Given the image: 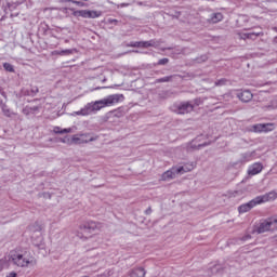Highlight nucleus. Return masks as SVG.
Returning a JSON list of instances; mask_svg holds the SVG:
<instances>
[{"instance_id": "5", "label": "nucleus", "mask_w": 277, "mask_h": 277, "mask_svg": "<svg viewBox=\"0 0 277 277\" xmlns=\"http://www.w3.org/2000/svg\"><path fill=\"white\" fill-rule=\"evenodd\" d=\"M172 111L179 115H185L194 111V105H192L189 102L174 104L171 107Z\"/></svg>"}, {"instance_id": "15", "label": "nucleus", "mask_w": 277, "mask_h": 277, "mask_svg": "<svg viewBox=\"0 0 277 277\" xmlns=\"http://www.w3.org/2000/svg\"><path fill=\"white\" fill-rule=\"evenodd\" d=\"M130 277H144L146 276V271L142 267H136L130 271Z\"/></svg>"}, {"instance_id": "34", "label": "nucleus", "mask_w": 277, "mask_h": 277, "mask_svg": "<svg viewBox=\"0 0 277 277\" xmlns=\"http://www.w3.org/2000/svg\"><path fill=\"white\" fill-rule=\"evenodd\" d=\"M272 107H273L274 109L277 108V97H275V98L273 100V102H272Z\"/></svg>"}, {"instance_id": "32", "label": "nucleus", "mask_w": 277, "mask_h": 277, "mask_svg": "<svg viewBox=\"0 0 277 277\" xmlns=\"http://www.w3.org/2000/svg\"><path fill=\"white\" fill-rule=\"evenodd\" d=\"M274 228H277V216L271 217Z\"/></svg>"}, {"instance_id": "4", "label": "nucleus", "mask_w": 277, "mask_h": 277, "mask_svg": "<svg viewBox=\"0 0 277 277\" xmlns=\"http://www.w3.org/2000/svg\"><path fill=\"white\" fill-rule=\"evenodd\" d=\"M10 259L16 267H34L37 263L36 258L29 251L15 252Z\"/></svg>"}, {"instance_id": "37", "label": "nucleus", "mask_w": 277, "mask_h": 277, "mask_svg": "<svg viewBox=\"0 0 277 277\" xmlns=\"http://www.w3.org/2000/svg\"><path fill=\"white\" fill-rule=\"evenodd\" d=\"M151 213H153V209L148 208L147 210H145L146 215H150Z\"/></svg>"}, {"instance_id": "13", "label": "nucleus", "mask_w": 277, "mask_h": 277, "mask_svg": "<svg viewBox=\"0 0 277 277\" xmlns=\"http://www.w3.org/2000/svg\"><path fill=\"white\" fill-rule=\"evenodd\" d=\"M237 96L242 103H250V101H252L253 97L252 92H250L249 90L238 93Z\"/></svg>"}, {"instance_id": "24", "label": "nucleus", "mask_w": 277, "mask_h": 277, "mask_svg": "<svg viewBox=\"0 0 277 277\" xmlns=\"http://www.w3.org/2000/svg\"><path fill=\"white\" fill-rule=\"evenodd\" d=\"M2 111H3L4 116H6L8 118L12 117V110H10V108H8V106L3 105Z\"/></svg>"}, {"instance_id": "1", "label": "nucleus", "mask_w": 277, "mask_h": 277, "mask_svg": "<svg viewBox=\"0 0 277 277\" xmlns=\"http://www.w3.org/2000/svg\"><path fill=\"white\" fill-rule=\"evenodd\" d=\"M122 101H124V95L111 94L102 100L85 104L80 110L71 113V116H92V114L101 111L104 107H113V105H118Z\"/></svg>"}, {"instance_id": "21", "label": "nucleus", "mask_w": 277, "mask_h": 277, "mask_svg": "<svg viewBox=\"0 0 277 277\" xmlns=\"http://www.w3.org/2000/svg\"><path fill=\"white\" fill-rule=\"evenodd\" d=\"M226 83H228V80H227L226 78H223V79L216 80V81L214 82V85H215L216 88H220V87H222V85H226Z\"/></svg>"}, {"instance_id": "25", "label": "nucleus", "mask_w": 277, "mask_h": 277, "mask_svg": "<svg viewBox=\"0 0 277 277\" xmlns=\"http://www.w3.org/2000/svg\"><path fill=\"white\" fill-rule=\"evenodd\" d=\"M264 133H268L269 131H274V123H265L264 124Z\"/></svg>"}, {"instance_id": "10", "label": "nucleus", "mask_w": 277, "mask_h": 277, "mask_svg": "<svg viewBox=\"0 0 277 277\" xmlns=\"http://www.w3.org/2000/svg\"><path fill=\"white\" fill-rule=\"evenodd\" d=\"M263 172V163L254 162L248 167L247 174L249 176H256V174H261Z\"/></svg>"}, {"instance_id": "29", "label": "nucleus", "mask_w": 277, "mask_h": 277, "mask_svg": "<svg viewBox=\"0 0 277 277\" xmlns=\"http://www.w3.org/2000/svg\"><path fill=\"white\" fill-rule=\"evenodd\" d=\"M58 12H61V14H64V16H68V12H70V9H68V8H61L60 10H58Z\"/></svg>"}, {"instance_id": "2", "label": "nucleus", "mask_w": 277, "mask_h": 277, "mask_svg": "<svg viewBox=\"0 0 277 277\" xmlns=\"http://www.w3.org/2000/svg\"><path fill=\"white\" fill-rule=\"evenodd\" d=\"M101 225L96 222L89 221L79 225L78 230L76 232V237L81 241H87L89 245V250H96L98 248V237L96 234L90 235V233H94V230H98Z\"/></svg>"}, {"instance_id": "40", "label": "nucleus", "mask_w": 277, "mask_h": 277, "mask_svg": "<svg viewBox=\"0 0 277 277\" xmlns=\"http://www.w3.org/2000/svg\"><path fill=\"white\" fill-rule=\"evenodd\" d=\"M127 5H129V4H121V8H124V6H127Z\"/></svg>"}, {"instance_id": "23", "label": "nucleus", "mask_w": 277, "mask_h": 277, "mask_svg": "<svg viewBox=\"0 0 277 277\" xmlns=\"http://www.w3.org/2000/svg\"><path fill=\"white\" fill-rule=\"evenodd\" d=\"M259 37V36H263V32H249V34H245L242 38H254Z\"/></svg>"}, {"instance_id": "28", "label": "nucleus", "mask_w": 277, "mask_h": 277, "mask_svg": "<svg viewBox=\"0 0 277 277\" xmlns=\"http://www.w3.org/2000/svg\"><path fill=\"white\" fill-rule=\"evenodd\" d=\"M74 53H75V50H70V49L61 51V55H72Z\"/></svg>"}, {"instance_id": "11", "label": "nucleus", "mask_w": 277, "mask_h": 277, "mask_svg": "<svg viewBox=\"0 0 277 277\" xmlns=\"http://www.w3.org/2000/svg\"><path fill=\"white\" fill-rule=\"evenodd\" d=\"M202 142V136L195 138L190 144L187 145V150H198L200 148H205V146H209L210 143H199Z\"/></svg>"}, {"instance_id": "12", "label": "nucleus", "mask_w": 277, "mask_h": 277, "mask_svg": "<svg viewBox=\"0 0 277 277\" xmlns=\"http://www.w3.org/2000/svg\"><path fill=\"white\" fill-rule=\"evenodd\" d=\"M181 170L182 169H179L177 167H173L162 174V181H172V179H176L177 174H181Z\"/></svg>"}, {"instance_id": "8", "label": "nucleus", "mask_w": 277, "mask_h": 277, "mask_svg": "<svg viewBox=\"0 0 277 277\" xmlns=\"http://www.w3.org/2000/svg\"><path fill=\"white\" fill-rule=\"evenodd\" d=\"M72 15L77 18H98L101 16V12L98 11H90V10H79L72 11Z\"/></svg>"}, {"instance_id": "35", "label": "nucleus", "mask_w": 277, "mask_h": 277, "mask_svg": "<svg viewBox=\"0 0 277 277\" xmlns=\"http://www.w3.org/2000/svg\"><path fill=\"white\" fill-rule=\"evenodd\" d=\"M16 276H17L16 272H11L5 277H16Z\"/></svg>"}, {"instance_id": "39", "label": "nucleus", "mask_w": 277, "mask_h": 277, "mask_svg": "<svg viewBox=\"0 0 277 277\" xmlns=\"http://www.w3.org/2000/svg\"><path fill=\"white\" fill-rule=\"evenodd\" d=\"M110 23H118V21H116V19H111V21H110Z\"/></svg>"}, {"instance_id": "26", "label": "nucleus", "mask_w": 277, "mask_h": 277, "mask_svg": "<svg viewBox=\"0 0 277 277\" xmlns=\"http://www.w3.org/2000/svg\"><path fill=\"white\" fill-rule=\"evenodd\" d=\"M3 68L8 70V72H14V66L10 63H4Z\"/></svg>"}, {"instance_id": "30", "label": "nucleus", "mask_w": 277, "mask_h": 277, "mask_svg": "<svg viewBox=\"0 0 277 277\" xmlns=\"http://www.w3.org/2000/svg\"><path fill=\"white\" fill-rule=\"evenodd\" d=\"M168 62H170L168 58H161L158 61V65L159 66H166V64H168Z\"/></svg>"}, {"instance_id": "6", "label": "nucleus", "mask_w": 277, "mask_h": 277, "mask_svg": "<svg viewBox=\"0 0 277 277\" xmlns=\"http://www.w3.org/2000/svg\"><path fill=\"white\" fill-rule=\"evenodd\" d=\"M96 140H98V136H93L90 133L72 135L74 144H88L90 142H96Z\"/></svg>"}, {"instance_id": "41", "label": "nucleus", "mask_w": 277, "mask_h": 277, "mask_svg": "<svg viewBox=\"0 0 277 277\" xmlns=\"http://www.w3.org/2000/svg\"><path fill=\"white\" fill-rule=\"evenodd\" d=\"M82 1H92V0H82Z\"/></svg>"}, {"instance_id": "18", "label": "nucleus", "mask_w": 277, "mask_h": 277, "mask_svg": "<svg viewBox=\"0 0 277 277\" xmlns=\"http://www.w3.org/2000/svg\"><path fill=\"white\" fill-rule=\"evenodd\" d=\"M53 131H54V133H58L61 135H64V133H72V128L62 129L60 127H54Z\"/></svg>"}, {"instance_id": "31", "label": "nucleus", "mask_w": 277, "mask_h": 277, "mask_svg": "<svg viewBox=\"0 0 277 277\" xmlns=\"http://www.w3.org/2000/svg\"><path fill=\"white\" fill-rule=\"evenodd\" d=\"M250 239H252V236H250V234H247L241 238V241H250Z\"/></svg>"}, {"instance_id": "22", "label": "nucleus", "mask_w": 277, "mask_h": 277, "mask_svg": "<svg viewBox=\"0 0 277 277\" xmlns=\"http://www.w3.org/2000/svg\"><path fill=\"white\" fill-rule=\"evenodd\" d=\"M63 144H75V141H72V136H65L64 138L60 140Z\"/></svg>"}, {"instance_id": "3", "label": "nucleus", "mask_w": 277, "mask_h": 277, "mask_svg": "<svg viewBox=\"0 0 277 277\" xmlns=\"http://www.w3.org/2000/svg\"><path fill=\"white\" fill-rule=\"evenodd\" d=\"M276 198L277 193L272 190L269 193L253 198L247 203L239 206L238 211L239 213H248V211H251V209H254V207H258V205H265V202H272L276 200Z\"/></svg>"}, {"instance_id": "9", "label": "nucleus", "mask_w": 277, "mask_h": 277, "mask_svg": "<svg viewBox=\"0 0 277 277\" xmlns=\"http://www.w3.org/2000/svg\"><path fill=\"white\" fill-rule=\"evenodd\" d=\"M130 47H133L134 49H148V47H159V42L155 40L135 41L130 43Z\"/></svg>"}, {"instance_id": "7", "label": "nucleus", "mask_w": 277, "mask_h": 277, "mask_svg": "<svg viewBox=\"0 0 277 277\" xmlns=\"http://www.w3.org/2000/svg\"><path fill=\"white\" fill-rule=\"evenodd\" d=\"M274 223L272 221V217L266 219L260 225L255 226L253 229V233H258V235H261L263 233H267V230L274 229Z\"/></svg>"}, {"instance_id": "36", "label": "nucleus", "mask_w": 277, "mask_h": 277, "mask_svg": "<svg viewBox=\"0 0 277 277\" xmlns=\"http://www.w3.org/2000/svg\"><path fill=\"white\" fill-rule=\"evenodd\" d=\"M52 55H62V51L55 50L52 52Z\"/></svg>"}, {"instance_id": "27", "label": "nucleus", "mask_w": 277, "mask_h": 277, "mask_svg": "<svg viewBox=\"0 0 277 277\" xmlns=\"http://www.w3.org/2000/svg\"><path fill=\"white\" fill-rule=\"evenodd\" d=\"M170 79H172V77L166 76L163 78L158 79L157 83H167L168 81H170Z\"/></svg>"}, {"instance_id": "14", "label": "nucleus", "mask_w": 277, "mask_h": 277, "mask_svg": "<svg viewBox=\"0 0 277 277\" xmlns=\"http://www.w3.org/2000/svg\"><path fill=\"white\" fill-rule=\"evenodd\" d=\"M256 153L255 151H247L241 155L240 161L242 163H248V161H252V159H255Z\"/></svg>"}, {"instance_id": "33", "label": "nucleus", "mask_w": 277, "mask_h": 277, "mask_svg": "<svg viewBox=\"0 0 277 277\" xmlns=\"http://www.w3.org/2000/svg\"><path fill=\"white\" fill-rule=\"evenodd\" d=\"M69 3H74L75 5H83L80 1L77 0H68Z\"/></svg>"}, {"instance_id": "19", "label": "nucleus", "mask_w": 277, "mask_h": 277, "mask_svg": "<svg viewBox=\"0 0 277 277\" xmlns=\"http://www.w3.org/2000/svg\"><path fill=\"white\" fill-rule=\"evenodd\" d=\"M224 15L222 13H214L212 14L211 18L209 19L211 23H220V21H223Z\"/></svg>"}, {"instance_id": "20", "label": "nucleus", "mask_w": 277, "mask_h": 277, "mask_svg": "<svg viewBox=\"0 0 277 277\" xmlns=\"http://www.w3.org/2000/svg\"><path fill=\"white\" fill-rule=\"evenodd\" d=\"M253 130L255 133H264L265 124L264 123H258L253 126Z\"/></svg>"}, {"instance_id": "38", "label": "nucleus", "mask_w": 277, "mask_h": 277, "mask_svg": "<svg viewBox=\"0 0 277 277\" xmlns=\"http://www.w3.org/2000/svg\"><path fill=\"white\" fill-rule=\"evenodd\" d=\"M97 277H109V273H104L102 275H98Z\"/></svg>"}, {"instance_id": "17", "label": "nucleus", "mask_w": 277, "mask_h": 277, "mask_svg": "<svg viewBox=\"0 0 277 277\" xmlns=\"http://www.w3.org/2000/svg\"><path fill=\"white\" fill-rule=\"evenodd\" d=\"M196 168V164L190 163V164H185L183 167H177V170H180V174H185L187 172H192Z\"/></svg>"}, {"instance_id": "16", "label": "nucleus", "mask_w": 277, "mask_h": 277, "mask_svg": "<svg viewBox=\"0 0 277 277\" xmlns=\"http://www.w3.org/2000/svg\"><path fill=\"white\" fill-rule=\"evenodd\" d=\"M32 243L39 248V250H45L47 248V246H44V238H42V235H39L37 240H32Z\"/></svg>"}]
</instances>
